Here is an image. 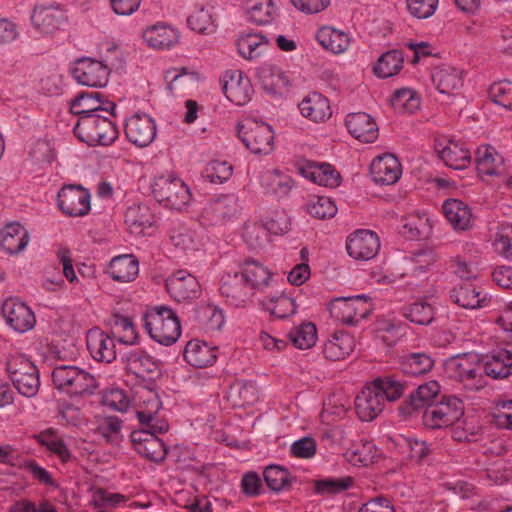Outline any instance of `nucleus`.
<instances>
[{
    "instance_id": "obj_1",
    "label": "nucleus",
    "mask_w": 512,
    "mask_h": 512,
    "mask_svg": "<svg viewBox=\"0 0 512 512\" xmlns=\"http://www.w3.org/2000/svg\"><path fill=\"white\" fill-rule=\"evenodd\" d=\"M405 386L392 377H379L367 384L355 398V411L361 421H372L384 410L385 402L400 399Z\"/></svg>"
},
{
    "instance_id": "obj_2",
    "label": "nucleus",
    "mask_w": 512,
    "mask_h": 512,
    "mask_svg": "<svg viewBox=\"0 0 512 512\" xmlns=\"http://www.w3.org/2000/svg\"><path fill=\"white\" fill-rule=\"evenodd\" d=\"M143 321L147 334L161 345L171 346L181 336L180 319L169 306L155 305L149 307L143 315Z\"/></svg>"
},
{
    "instance_id": "obj_3",
    "label": "nucleus",
    "mask_w": 512,
    "mask_h": 512,
    "mask_svg": "<svg viewBox=\"0 0 512 512\" xmlns=\"http://www.w3.org/2000/svg\"><path fill=\"white\" fill-rule=\"evenodd\" d=\"M51 377L54 387L71 398L90 397L98 388L97 380L91 373L73 365L54 367Z\"/></svg>"
},
{
    "instance_id": "obj_4",
    "label": "nucleus",
    "mask_w": 512,
    "mask_h": 512,
    "mask_svg": "<svg viewBox=\"0 0 512 512\" xmlns=\"http://www.w3.org/2000/svg\"><path fill=\"white\" fill-rule=\"evenodd\" d=\"M449 376L469 391H479L486 386L482 360L478 354L464 353L451 357L446 362Z\"/></svg>"
},
{
    "instance_id": "obj_5",
    "label": "nucleus",
    "mask_w": 512,
    "mask_h": 512,
    "mask_svg": "<svg viewBox=\"0 0 512 512\" xmlns=\"http://www.w3.org/2000/svg\"><path fill=\"white\" fill-rule=\"evenodd\" d=\"M74 134L80 141L90 146L109 145L117 139L118 130L115 123L107 116L90 114L78 119Z\"/></svg>"
},
{
    "instance_id": "obj_6",
    "label": "nucleus",
    "mask_w": 512,
    "mask_h": 512,
    "mask_svg": "<svg viewBox=\"0 0 512 512\" xmlns=\"http://www.w3.org/2000/svg\"><path fill=\"white\" fill-rule=\"evenodd\" d=\"M6 370L15 388L26 397H33L40 387L39 372L34 363L20 353L10 354Z\"/></svg>"
},
{
    "instance_id": "obj_7",
    "label": "nucleus",
    "mask_w": 512,
    "mask_h": 512,
    "mask_svg": "<svg viewBox=\"0 0 512 512\" xmlns=\"http://www.w3.org/2000/svg\"><path fill=\"white\" fill-rule=\"evenodd\" d=\"M152 193L157 202L175 210L186 207L192 198L186 183L172 174L155 178L152 183Z\"/></svg>"
},
{
    "instance_id": "obj_8",
    "label": "nucleus",
    "mask_w": 512,
    "mask_h": 512,
    "mask_svg": "<svg viewBox=\"0 0 512 512\" xmlns=\"http://www.w3.org/2000/svg\"><path fill=\"white\" fill-rule=\"evenodd\" d=\"M464 415V404L456 396H443L426 407L422 423L427 429H444L454 425Z\"/></svg>"
},
{
    "instance_id": "obj_9",
    "label": "nucleus",
    "mask_w": 512,
    "mask_h": 512,
    "mask_svg": "<svg viewBox=\"0 0 512 512\" xmlns=\"http://www.w3.org/2000/svg\"><path fill=\"white\" fill-rule=\"evenodd\" d=\"M238 136L254 154H268L273 149L274 133L266 123L248 120L238 125Z\"/></svg>"
},
{
    "instance_id": "obj_10",
    "label": "nucleus",
    "mask_w": 512,
    "mask_h": 512,
    "mask_svg": "<svg viewBox=\"0 0 512 512\" xmlns=\"http://www.w3.org/2000/svg\"><path fill=\"white\" fill-rule=\"evenodd\" d=\"M57 205L69 217H83L91 210V194L81 185H64L58 192Z\"/></svg>"
},
{
    "instance_id": "obj_11",
    "label": "nucleus",
    "mask_w": 512,
    "mask_h": 512,
    "mask_svg": "<svg viewBox=\"0 0 512 512\" xmlns=\"http://www.w3.org/2000/svg\"><path fill=\"white\" fill-rule=\"evenodd\" d=\"M1 313L5 323L17 333H26L36 325V316L33 310L16 297L4 300Z\"/></svg>"
},
{
    "instance_id": "obj_12",
    "label": "nucleus",
    "mask_w": 512,
    "mask_h": 512,
    "mask_svg": "<svg viewBox=\"0 0 512 512\" xmlns=\"http://www.w3.org/2000/svg\"><path fill=\"white\" fill-rule=\"evenodd\" d=\"M222 90L229 101L238 106L247 104L253 95L250 79L240 70H228L220 78Z\"/></svg>"
},
{
    "instance_id": "obj_13",
    "label": "nucleus",
    "mask_w": 512,
    "mask_h": 512,
    "mask_svg": "<svg viewBox=\"0 0 512 512\" xmlns=\"http://www.w3.org/2000/svg\"><path fill=\"white\" fill-rule=\"evenodd\" d=\"M75 80L89 87H104L108 83L110 69L108 65L92 58L79 59L72 69Z\"/></svg>"
},
{
    "instance_id": "obj_14",
    "label": "nucleus",
    "mask_w": 512,
    "mask_h": 512,
    "mask_svg": "<svg viewBox=\"0 0 512 512\" xmlns=\"http://www.w3.org/2000/svg\"><path fill=\"white\" fill-rule=\"evenodd\" d=\"M346 249L355 260L368 261L378 254L380 239L371 230L359 229L348 236Z\"/></svg>"
},
{
    "instance_id": "obj_15",
    "label": "nucleus",
    "mask_w": 512,
    "mask_h": 512,
    "mask_svg": "<svg viewBox=\"0 0 512 512\" xmlns=\"http://www.w3.org/2000/svg\"><path fill=\"white\" fill-rule=\"evenodd\" d=\"M435 151L447 167L456 170L467 168L471 163V154L464 143L445 137L435 140Z\"/></svg>"
},
{
    "instance_id": "obj_16",
    "label": "nucleus",
    "mask_w": 512,
    "mask_h": 512,
    "mask_svg": "<svg viewBox=\"0 0 512 512\" xmlns=\"http://www.w3.org/2000/svg\"><path fill=\"white\" fill-rule=\"evenodd\" d=\"M124 131L130 143L146 147L156 137V123L148 114L135 113L126 121Z\"/></svg>"
},
{
    "instance_id": "obj_17",
    "label": "nucleus",
    "mask_w": 512,
    "mask_h": 512,
    "mask_svg": "<svg viewBox=\"0 0 512 512\" xmlns=\"http://www.w3.org/2000/svg\"><path fill=\"white\" fill-rule=\"evenodd\" d=\"M65 11L59 5H36L31 14L34 28L42 34H52L66 22Z\"/></svg>"
},
{
    "instance_id": "obj_18",
    "label": "nucleus",
    "mask_w": 512,
    "mask_h": 512,
    "mask_svg": "<svg viewBox=\"0 0 512 512\" xmlns=\"http://www.w3.org/2000/svg\"><path fill=\"white\" fill-rule=\"evenodd\" d=\"M166 289L177 302L190 301L198 297L200 284L192 274L179 270L167 278Z\"/></svg>"
},
{
    "instance_id": "obj_19",
    "label": "nucleus",
    "mask_w": 512,
    "mask_h": 512,
    "mask_svg": "<svg viewBox=\"0 0 512 512\" xmlns=\"http://www.w3.org/2000/svg\"><path fill=\"white\" fill-rule=\"evenodd\" d=\"M86 345L90 355L97 362L111 363L116 359L114 338L98 327L88 330Z\"/></svg>"
},
{
    "instance_id": "obj_20",
    "label": "nucleus",
    "mask_w": 512,
    "mask_h": 512,
    "mask_svg": "<svg viewBox=\"0 0 512 512\" xmlns=\"http://www.w3.org/2000/svg\"><path fill=\"white\" fill-rule=\"evenodd\" d=\"M131 441L139 455L153 462H161L165 459L167 448L165 443L148 431H133Z\"/></svg>"
},
{
    "instance_id": "obj_21",
    "label": "nucleus",
    "mask_w": 512,
    "mask_h": 512,
    "mask_svg": "<svg viewBox=\"0 0 512 512\" xmlns=\"http://www.w3.org/2000/svg\"><path fill=\"white\" fill-rule=\"evenodd\" d=\"M298 170L305 178L320 186L334 188L340 184V174L330 164L305 160L299 162Z\"/></svg>"
},
{
    "instance_id": "obj_22",
    "label": "nucleus",
    "mask_w": 512,
    "mask_h": 512,
    "mask_svg": "<svg viewBox=\"0 0 512 512\" xmlns=\"http://www.w3.org/2000/svg\"><path fill=\"white\" fill-rule=\"evenodd\" d=\"M99 92H81L70 103V111L81 116L90 114H99L100 111L106 112L111 116H115V103L107 101L104 103L100 99Z\"/></svg>"
},
{
    "instance_id": "obj_23",
    "label": "nucleus",
    "mask_w": 512,
    "mask_h": 512,
    "mask_svg": "<svg viewBox=\"0 0 512 512\" xmlns=\"http://www.w3.org/2000/svg\"><path fill=\"white\" fill-rule=\"evenodd\" d=\"M185 361L195 368H207L213 366L218 357V348L210 346L205 341L192 339L184 348Z\"/></svg>"
},
{
    "instance_id": "obj_24",
    "label": "nucleus",
    "mask_w": 512,
    "mask_h": 512,
    "mask_svg": "<svg viewBox=\"0 0 512 512\" xmlns=\"http://www.w3.org/2000/svg\"><path fill=\"white\" fill-rule=\"evenodd\" d=\"M370 172L376 183L391 185L399 180L402 167L393 154L386 153L372 161Z\"/></svg>"
},
{
    "instance_id": "obj_25",
    "label": "nucleus",
    "mask_w": 512,
    "mask_h": 512,
    "mask_svg": "<svg viewBox=\"0 0 512 512\" xmlns=\"http://www.w3.org/2000/svg\"><path fill=\"white\" fill-rule=\"evenodd\" d=\"M30 241L27 229L19 222H11L0 229V248L9 255L22 252Z\"/></svg>"
},
{
    "instance_id": "obj_26",
    "label": "nucleus",
    "mask_w": 512,
    "mask_h": 512,
    "mask_svg": "<svg viewBox=\"0 0 512 512\" xmlns=\"http://www.w3.org/2000/svg\"><path fill=\"white\" fill-rule=\"evenodd\" d=\"M345 124L349 133L361 142L373 143L378 138V126L367 113H351L346 117Z\"/></svg>"
},
{
    "instance_id": "obj_27",
    "label": "nucleus",
    "mask_w": 512,
    "mask_h": 512,
    "mask_svg": "<svg viewBox=\"0 0 512 512\" xmlns=\"http://www.w3.org/2000/svg\"><path fill=\"white\" fill-rule=\"evenodd\" d=\"M475 164L478 174L484 176H499L504 173V158L495 147L484 144L475 151Z\"/></svg>"
},
{
    "instance_id": "obj_28",
    "label": "nucleus",
    "mask_w": 512,
    "mask_h": 512,
    "mask_svg": "<svg viewBox=\"0 0 512 512\" xmlns=\"http://www.w3.org/2000/svg\"><path fill=\"white\" fill-rule=\"evenodd\" d=\"M329 311L334 319L348 325H355L366 317L364 304L353 298L332 301Z\"/></svg>"
},
{
    "instance_id": "obj_29",
    "label": "nucleus",
    "mask_w": 512,
    "mask_h": 512,
    "mask_svg": "<svg viewBox=\"0 0 512 512\" xmlns=\"http://www.w3.org/2000/svg\"><path fill=\"white\" fill-rule=\"evenodd\" d=\"M432 82L442 94L456 95L463 87V73L451 65H440L433 69Z\"/></svg>"
},
{
    "instance_id": "obj_30",
    "label": "nucleus",
    "mask_w": 512,
    "mask_h": 512,
    "mask_svg": "<svg viewBox=\"0 0 512 512\" xmlns=\"http://www.w3.org/2000/svg\"><path fill=\"white\" fill-rule=\"evenodd\" d=\"M220 294L234 307H243L247 303L249 288L239 273L225 274L219 287Z\"/></svg>"
},
{
    "instance_id": "obj_31",
    "label": "nucleus",
    "mask_w": 512,
    "mask_h": 512,
    "mask_svg": "<svg viewBox=\"0 0 512 512\" xmlns=\"http://www.w3.org/2000/svg\"><path fill=\"white\" fill-rule=\"evenodd\" d=\"M355 345V338L351 334L337 331L324 342L322 353L327 360L340 361L353 352Z\"/></svg>"
},
{
    "instance_id": "obj_32",
    "label": "nucleus",
    "mask_w": 512,
    "mask_h": 512,
    "mask_svg": "<svg viewBox=\"0 0 512 512\" xmlns=\"http://www.w3.org/2000/svg\"><path fill=\"white\" fill-rule=\"evenodd\" d=\"M106 273L115 282H133L139 273V261L132 254L115 256L109 262Z\"/></svg>"
},
{
    "instance_id": "obj_33",
    "label": "nucleus",
    "mask_w": 512,
    "mask_h": 512,
    "mask_svg": "<svg viewBox=\"0 0 512 512\" xmlns=\"http://www.w3.org/2000/svg\"><path fill=\"white\" fill-rule=\"evenodd\" d=\"M143 39L152 49L168 50L178 43L179 33L167 24L157 23L143 31Z\"/></svg>"
},
{
    "instance_id": "obj_34",
    "label": "nucleus",
    "mask_w": 512,
    "mask_h": 512,
    "mask_svg": "<svg viewBox=\"0 0 512 512\" xmlns=\"http://www.w3.org/2000/svg\"><path fill=\"white\" fill-rule=\"evenodd\" d=\"M301 114L309 120L320 123L332 115L329 100L318 92L309 93L299 104Z\"/></svg>"
},
{
    "instance_id": "obj_35",
    "label": "nucleus",
    "mask_w": 512,
    "mask_h": 512,
    "mask_svg": "<svg viewBox=\"0 0 512 512\" xmlns=\"http://www.w3.org/2000/svg\"><path fill=\"white\" fill-rule=\"evenodd\" d=\"M126 369L137 378L152 379L158 372V365L152 356L142 350L128 353L126 357Z\"/></svg>"
},
{
    "instance_id": "obj_36",
    "label": "nucleus",
    "mask_w": 512,
    "mask_h": 512,
    "mask_svg": "<svg viewBox=\"0 0 512 512\" xmlns=\"http://www.w3.org/2000/svg\"><path fill=\"white\" fill-rule=\"evenodd\" d=\"M451 300L465 309H476L487 305L488 298L472 283H463L450 291Z\"/></svg>"
},
{
    "instance_id": "obj_37",
    "label": "nucleus",
    "mask_w": 512,
    "mask_h": 512,
    "mask_svg": "<svg viewBox=\"0 0 512 512\" xmlns=\"http://www.w3.org/2000/svg\"><path fill=\"white\" fill-rule=\"evenodd\" d=\"M443 213L447 221L456 230H468L472 226L473 217L467 204L458 199H448L443 204Z\"/></svg>"
},
{
    "instance_id": "obj_38",
    "label": "nucleus",
    "mask_w": 512,
    "mask_h": 512,
    "mask_svg": "<svg viewBox=\"0 0 512 512\" xmlns=\"http://www.w3.org/2000/svg\"><path fill=\"white\" fill-rule=\"evenodd\" d=\"M260 184L265 193L277 197L287 196L292 187V178L277 169H268L262 172Z\"/></svg>"
},
{
    "instance_id": "obj_39",
    "label": "nucleus",
    "mask_w": 512,
    "mask_h": 512,
    "mask_svg": "<svg viewBox=\"0 0 512 512\" xmlns=\"http://www.w3.org/2000/svg\"><path fill=\"white\" fill-rule=\"evenodd\" d=\"M240 275L248 288L261 290L269 285L272 273L261 262L246 259L242 265Z\"/></svg>"
},
{
    "instance_id": "obj_40",
    "label": "nucleus",
    "mask_w": 512,
    "mask_h": 512,
    "mask_svg": "<svg viewBox=\"0 0 512 512\" xmlns=\"http://www.w3.org/2000/svg\"><path fill=\"white\" fill-rule=\"evenodd\" d=\"M227 398L234 407L252 406L259 400V389L253 381L239 380L230 386Z\"/></svg>"
},
{
    "instance_id": "obj_41",
    "label": "nucleus",
    "mask_w": 512,
    "mask_h": 512,
    "mask_svg": "<svg viewBox=\"0 0 512 512\" xmlns=\"http://www.w3.org/2000/svg\"><path fill=\"white\" fill-rule=\"evenodd\" d=\"M482 367L485 377L506 378L512 374V354L507 350H499L487 356Z\"/></svg>"
},
{
    "instance_id": "obj_42",
    "label": "nucleus",
    "mask_w": 512,
    "mask_h": 512,
    "mask_svg": "<svg viewBox=\"0 0 512 512\" xmlns=\"http://www.w3.org/2000/svg\"><path fill=\"white\" fill-rule=\"evenodd\" d=\"M318 43L334 54L345 52L350 45V37L345 32L331 26H323L316 33Z\"/></svg>"
},
{
    "instance_id": "obj_43",
    "label": "nucleus",
    "mask_w": 512,
    "mask_h": 512,
    "mask_svg": "<svg viewBox=\"0 0 512 512\" xmlns=\"http://www.w3.org/2000/svg\"><path fill=\"white\" fill-rule=\"evenodd\" d=\"M133 400L137 407V417H148L151 413H159L162 403L157 393L145 386H138L134 390Z\"/></svg>"
},
{
    "instance_id": "obj_44",
    "label": "nucleus",
    "mask_w": 512,
    "mask_h": 512,
    "mask_svg": "<svg viewBox=\"0 0 512 512\" xmlns=\"http://www.w3.org/2000/svg\"><path fill=\"white\" fill-rule=\"evenodd\" d=\"M109 325L111 333L119 342L126 345H133L136 342L138 333L130 317L118 313L112 314Z\"/></svg>"
},
{
    "instance_id": "obj_45",
    "label": "nucleus",
    "mask_w": 512,
    "mask_h": 512,
    "mask_svg": "<svg viewBox=\"0 0 512 512\" xmlns=\"http://www.w3.org/2000/svg\"><path fill=\"white\" fill-rule=\"evenodd\" d=\"M404 55L400 50H391L382 54L373 67L379 78H389L398 74L403 68Z\"/></svg>"
},
{
    "instance_id": "obj_46",
    "label": "nucleus",
    "mask_w": 512,
    "mask_h": 512,
    "mask_svg": "<svg viewBox=\"0 0 512 512\" xmlns=\"http://www.w3.org/2000/svg\"><path fill=\"white\" fill-rule=\"evenodd\" d=\"M263 87L273 93H280L290 85V78L285 71L275 65H268L259 71Z\"/></svg>"
},
{
    "instance_id": "obj_47",
    "label": "nucleus",
    "mask_w": 512,
    "mask_h": 512,
    "mask_svg": "<svg viewBox=\"0 0 512 512\" xmlns=\"http://www.w3.org/2000/svg\"><path fill=\"white\" fill-rule=\"evenodd\" d=\"M345 456L355 466H368L374 463L378 456V450L372 441L363 439L354 444Z\"/></svg>"
},
{
    "instance_id": "obj_48",
    "label": "nucleus",
    "mask_w": 512,
    "mask_h": 512,
    "mask_svg": "<svg viewBox=\"0 0 512 512\" xmlns=\"http://www.w3.org/2000/svg\"><path fill=\"white\" fill-rule=\"evenodd\" d=\"M246 11L250 21L258 25L271 23L276 15L272 0H247Z\"/></svg>"
},
{
    "instance_id": "obj_49",
    "label": "nucleus",
    "mask_w": 512,
    "mask_h": 512,
    "mask_svg": "<svg viewBox=\"0 0 512 512\" xmlns=\"http://www.w3.org/2000/svg\"><path fill=\"white\" fill-rule=\"evenodd\" d=\"M37 442L57 456L61 462L66 463L71 458V453L64 440L53 430L47 429L35 436Z\"/></svg>"
},
{
    "instance_id": "obj_50",
    "label": "nucleus",
    "mask_w": 512,
    "mask_h": 512,
    "mask_svg": "<svg viewBox=\"0 0 512 512\" xmlns=\"http://www.w3.org/2000/svg\"><path fill=\"white\" fill-rule=\"evenodd\" d=\"M125 222L134 234H144L153 226L154 217L147 206L129 207L126 212Z\"/></svg>"
},
{
    "instance_id": "obj_51",
    "label": "nucleus",
    "mask_w": 512,
    "mask_h": 512,
    "mask_svg": "<svg viewBox=\"0 0 512 512\" xmlns=\"http://www.w3.org/2000/svg\"><path fill=\"white\" fill-rule=\"evenodd\" d=\"M434 365L433 359L426 353H410L401 358L400 368L403 373L418 376L428 373Z\"/></svg>"
},
{
    "instance_id": "obj_52",
    "label": "nucleus",
    "mask_w": 512,
    "mask_h": 512,
    "mask_svg": "<svg viewBox=\"0 0 512 512\" xmlns=\"http://www.w3.org/2000/svg\"><path fill=\"white\" fill-rule=\"evenodd\" d=\"M288 337L296 348L309 349L316 344L318 338L316 325L312 322H302L290 330Z\"/></svg>"
},
{
    "instance_id": "obj_53",
    "label": "nucleus",
    "mask_w": 512,
    "mask_h": 512,
    "mask_svg": "<svg viewBox=\"0 0 512 512\" xmlns=\"http://www.w3.org/2000/svg\"><path fill=\"white\" fill-rule=\"evenodd\" d=\"M267 46V39L260 34L242 35L237 41L239 53L249 60L259 57L267 49Z\"/></svg>"
},
{
    "instance_id": "obj_54",
    "label": "nucleus",
    "mask_w": 512,
    "mask_h": 512,
    "mask_svg": "<svg viewBox=\"0 0 512 512\" xmlns=\"http://www.w3.org/2000/svg\"><path fill=\"white\" fill-rule=\"evenodd\" d=\"M96 431L107 443L117 444L123 439V421L117 416H101L97 418Z\"/></svg>"
},
{
    "instance_id": "obj_55",
    "label": "nucleus",
    "mask_w": 512,
    "mask_h": 512,
    "mask_svg": "<svg viewBox=\"0 0 512 512\" xmlns=\"http://www.w3.org/2000/svg\"><path fill=\"white\" fill-rule=\"evenodd\" d=\"M440 392V386L437 381H429L420 385L411 395L410 403L414 409H426L430 404H434V399Z\"/></svg>"
},
{
    "instance_id": "obj_56",
    "label": "nucleus",
    "mask_w": 512,
    "mask_h": 512,
    "mask_svg": "<svg viewBox=\"0 0 512 512\" xmlns=\"http://www.w3.org/2000/svg\"><path fill=\"white\" fill-rule=\"evenodd\" d=\"M403 316L412 323L429 325L434 319V309L428 302L418 301L405 306Z\"/></svg>"
},
{
    "instance_id": "obj_57",
    "label": "nucleus",
    "mask_w": 512,
    "mask_h": 512,
    "mask_svg": "<svg viewBox=\"0 0 512 512\" xmlns=\"http://www.w3.org/2000/svg\"><path fill=\"white\" fill-rule=\"evenodd\" d=\"M391 104L398 112L414 113L420 108V97L409 88L398 89L391 97Z\"/></svg>"
},
{
    "instance_id": "obj_58",
    "label": "nucleus",
    "mask_w": 512,
    "mask_h": 512,
    "mask_svg": "<svg viewBox=\"0 0 512 512\" xmlns=\"http://www.w3.org/2000/svg\"><path fill=\"white\" fill-rule=\"evenodd\" d=\"M189 27L199 34H212L216 31L213 15L204 7L197 8L187 19Z\"/></svg>"
},
{
    "instance_id": "obj_59",
    "label": "nucleus",
    "mask_w": 512,
    "mask_h": 512,
    "mask_svg": "<svg viewBox=\"0 0 512 512\" xmlns=\"http://www.w3.org/2000/svg\"><path fill=\"white\" fill-rule=\"evenodd\" d=\"M267 310L278 318H286L297 311L295 298L291 294L282 293L266 302Z\"/></svg>"
},
{
    "instance_id": "obj_60",
    "label": "nucleus",
    "mask_w": 512,
    "mask_h": 512,
    "mask_svg": "<svg viewBox=\"0 0 512 512\" xmlns=\"http://www.w3.org/2000/svg\"><path fill=\"white\" fill-rule=\"evenodd\" d=\"M243 239L251 249H261L270 241V235L262 223L252 222L245 225Z\"/></svg>"
},
{
    "instance_id": "obj_61",
    "label": "nucleus",
    "mask_w": 512,
    "mask_h": 512,
    "mask_svg": "<svg viewBox=\"0 0 512 512\" xmlns=\"http://www.w3.org/2000/svg\"><path fill=\"white\" fill-rule=\"evenodd\" d=\"M490 99L507 110L512 111V81L501 80L489 88Z\"/></svg>"
},
{
    "instance_id": "obj_62",
    "label": "nucleus",
    "mask_w": 512,
    "mask_h": 512,
    "mask_svg": "<svg viewBox=\"0 0 512 512\" xmlns=\"http://www.w3.org/2000/svg\"><path fill=\"white\" fill-rule=\"evenodd\" d=\"M267 486L273 491L283 490L290 482V473L286 468L270 465L263 472Z\"/></svg>"
},
{
    "instance_id": "obj_63",
    "label": "nucleus",
    "mask_w": 512,
    "mask_h": 512,
    "mask_svg": "<svg viewBox=\"0 0 512 512\" xmlns=\"http://www.w3.org/2000/svg\"><path fill=\"white\" fill-rule=\"evenodd\" d=\"M232 166L226 161H210L203 170V177L211 183H223L232 176Z\"/></svg>"
},
{
    "instance_id": "obj_64",
    "label": "nucleus",
    "mask_w": 512,
    "mask_h": 512,
    "mask_svg": "<svg viewBox=\"0 0 512 512\" xmlns=\"http://www.w3.org/2000/svg\"><path fill=\"white\" fill-rule=\"evenodd\" d=\"M481 436V427L466 418L452 430V438L457 442H476Z\"/></svg>"
}]
</instances>
